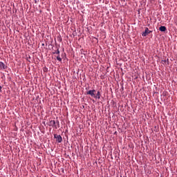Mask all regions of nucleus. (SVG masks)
Segmentation results:
<instances>
[{"mask_svg": "<svg viewBox=\"0 0 177 177\" xmlns=\"http://www.w3.org/2000/svg\"><path fill=\"white\" fill-rule=\"evenodd\" d=\"M100 96H101L100 91H97L96 95H94V97L95 99H100Z\"/></svg>", "mask_w": 177, "mask_h": 177, "instance_id": "0eeeda50", "label": "nucleus"}, {"mask_svg": "<svg viewBox=\"0 0 177 177\" xmlns=\"http://www.w3.org/2000/svg\"><path fill=\"white\" fill-rule=\"evenodd\" d=\"M151 32H152L151 30H149V28H145V32H143L142 33V37H147V35H149V34H150Z\"/></svg>", "mask_w": 177, "mask_h": 177, "instance_id": "f03ea898", "label": "nucleus"}, {"mask_svg": "<svg viewBox=\"0 0 177 177\" xmlns=\"http://www.w3.org/2000/svg\"><path fill=\"white\" fill-rule=\"evenodd\" d=\"M57 122V124H59V122Z\"/></svg>", "mask_w": 177, "mask_h": 177, "instance_id": "9b49d317", "label": "nucleus"}, {"mask_svg": "<svg viewBox=\"0 0 177 177\" xmlns=\"http://www.w3.org/2000/svg\"><path fill=\"white\" fill-rule=\"evenodd\" d=\"M160 31H161L162 32H165V31H167V27L165 26H160L159 28Z\"/></svg>", "mask_w": 177, "mask_h": 177, "instance_id": "423d86ee", "label": "nucleus"}, {"mask_svg": "<svg viewBox=\"0 0 177 177\" xmlns=\"http://www.w3.org/2000/svg\"><path fill=\"white\" fill-rule=\"evenodd\" d=\"M2 91V86H0V91Z\"/></svg>", "mask_w": 177, "mask_h": 177, "instance_id": "9d476101", "label": "nucleus"}, {"mask_svg": "<svg viewBox=\"0 0 177 177\" xmlns=\"http://www.w3.org/2000/svg\"><path fill=\"white\" fill-rule=\"evenodd\" d=\"M49 127H54L56 129L57 127H56V121L55 120H51L48 123Z\"/></svg>", "mask_w": 177, "mask_h": 177, "instance_id": "20e7f679", "label": "nucleus"}, {"mask_svg": "<svg viewBox=\"0 0 177 177\" xmlns=\"http://www.w3.org/2000/svg\"><path fill=\"white\" fill-rule=\"evenodd\" d=\"M54 53H56V55H60V51L59 50V49H57V51L55 52Z\"/></svg>", "mask_w": 177, "mask_h": 177, "instance_id": "1a4fd4ad", "label": "nucleus"}, {"mask_svg": "<svg viewBox=\"0 0 177 177\" xmlns=\"http://www.w3.org/2000/svg\"><path fill=\"white\" fill-rule=\"evenodd\" d=\"M95 92H96V90H90L86 92V95H90V96H92L93 97H95Z\"/></svg>", "mask_w": 177, "mask_h": 177, "instance_id": "7ed1b4c3", "label": "nucleus"}, {"mask_svg": "<svg viewBox=\"0 0 177 177\" xmlns=\"http://www.w3.org/2000/svg\"><path fill=\"white\" fill-rule=\"evenodd\" d=\"M54 138L56 139V142H57V143H62V142H63V138L60 135L55 134Z\"/></svg>", "mask_w": 177, "mask_h": 177, "instance_id": "f257e3e1", "label": "nucleus"}, {"mask_svg": "<svg viewBox=\"0 0 177 177\" xmlns=\"http://www.w3.org/2000/svg\"><path fill=\"white\" fill-rule=\"evenodd\" d=\"M57 60H58V62H62V57H60V55L57 56Z\"/></svg>", "mask_w": 177, "mask_h": 177, "instance_id": "6e6552de", "label": "nucleus"}, {"mask_svg": "<svg viewBox=\"0 0 177 177\" xmlns=\"http://www.w3.org/2000/svg\"><path fill=\"white\" fill-rule=\"evenodd\" d=\"M7 66L3 62H0V70H5L7 68Z\"/></svg>", "mask_w": 177, "mask_h": 177, "instance_id": "39448f33", "label": "nucleus"}]
</instances>
